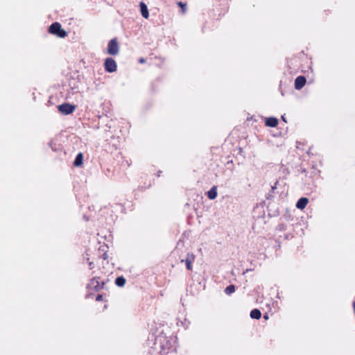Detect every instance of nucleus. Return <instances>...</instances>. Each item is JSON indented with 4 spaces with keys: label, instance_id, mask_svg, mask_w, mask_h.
Instances as JSON below:
<instances>
[{
    "label": "nucleus",
    "instance_id": "f257e3e1",
    "mask_svg": "<svg viewBox=\"0 0 355 355\" xmlns=\"http://www.w3.org/2000/svg\"><path fill=\"white\" fill-rule=\"evenodd\" d=\"M155 345L159 349L160 355L172 354L176 351L175 339L164 334H159L156 337Z\"/></svg>",
    "mask_w": 355,
    "mask_h": 355
},
{
    "label": "nucleus",
    "instance_id": "f03ea898",
    "mask_svg": "<svg viewBox=\"0 0 355 355\" xmlns=\"http://www.w3.org/2000/svg\"><path fill=\"white\" fill-rule=\"evenodd\" d=\"M49 32L60 38H64L67 36V32L62 28L61 24L58 22L53 23L49 28Z\"/></svg>",
    "mask_w": 355,
    "mask_h": 355
},
{
    "label": "nucleus",
    "instance_id": "7ed1b4c3",
    "mask_svg": "<svg viewBox=\"0 0 355 355\" xmlns=\"http://www.w3.org/2000/svg\"><path fill=\"white\" fill-rule=\"evenodd\" d=\"M119 48L117 40L116 38L112 39L107 46V53L112 55H116L119 53Z\"/></svg>",
    "mask_w": 355,
    "mask_h": 355
},
{
    "label": "nucleus",
    "instance_id": "20e7f679",
    "mask_svg": "<svg viewBox=\"0 0 355 355\" xmlns=\"http://www.w3.org/2000/svg\"><path fill=\"white\" fill-rule=\"evenodd\" d=\"M117 65L112 58H107L105 60V69L107 72L112 73L116 71Z\"/></svg>",
    "mask_w": 355,
    "mask_h": 355
},
{
    "label": "nucleus",
    "instance_id": "39448f33",
    "mask_svg": "<svg viewBox=\"0 0 355 355\" xmlns=\"http://www.w3.org/2000/svg\"><path fill=\"white\" fill-rule=\"evenodd\" d=\"M76 110V106L69 103H63L58 106V110L63 114H71Z\"/></svg>",
    "mask_w": 355,
    "mask_h": 355
},
{
    "label": "nucleus",
    "instance_id": "423d86ee",
    "mask_svg": "<svg viewBox=\"0 0 355 355\" xmlns=\"http://www.w3.org/2000/svg\"><path fill=\"white\" fill-rule=\"evenodd\" d=\"M195 260V255L193 253H188L186 256V258L184 259H182L181 262L185 263L187 269L188 270H192V263H193Z\"/></svg>",
    "mask_w": 355,
    "mask_h": 355
},
{
    "label": "nucleus",
    "instance_id": "0eeeda50",
    "mask_svg": "<svg viewBox=\"0 0 355 355\" xmlns=\"http://www.w3.org/2000/svg\"><path fill=\"white\" fill-rule=\"evenodd\" d=\"M87 287L88 288L94 289L95 291H99L103 288V283L101 284L98 281V278H93L90 280Z\"/></svg>",
    "mask_w": 355,
    "mask_h": 355
},
{
    "label": "nucleus",
    "instance_id": "6e6552de",
    "mask_svg": "<svg viewBox=\"0 0 355 355\" xmlns=\"http://www.w3.org/2000/svg\"><path fill=\"white\" fill-rule=\"evenodd\" d=\"M306 78L303 76H297L295 80V88L297 90L301 89L306 84Z\"/></svg>",
    "mask_w": 355,
    "mask_h": 355
},
{
    "label": "nucleus",
    "instance_id": "1a4fd4ad",
    "mask_svg": "<svg viewBox=\"0 0 355 355\" xmlns=\"http://www.w3.org/2000/svg\"><path fill=\"white\" fill-rule=\"evenodd\" d=\"M139 6H140L141 13L142 17H144L145 19H148L149 17V12H148L147 6L146 5L145 3H144L143 1H141L139 3Z\"/></svg>",
    "mask_w": 355,
    "mask_h": 355
},
{
    "label": "nucleus",
    "instance_id": "9d476101",
    "mask_svg": "<svg viewBox=\"0 0 355 355\" xmlns=\"http://www.w3.org/2000/svg\"><path fill=\"white\" fill-rule=\"evenodd\" d=\"M266 125L268 127H276L278 124V119L275 117H268L266 119Z\"/></svg>",
    "mask_w": 355,
    "mask_h": 355
},
{
    "label": "nucleus",
    "instance_id": "9b49d317",
    "mask_svg": "<svg viewBox=\"0 0 355 355\" xmlns=\"http://www.w3.org/2000/svg\"><path fill=\"white\" fill-rule=\"evenodd\" d=\"M207 196L209 199L214 200L218 196L217 187L213 186L209 191H207Z\"/></svg>",
    "mask_w": 355,
    "mask_h": 355
},
{
    "label": "nucleus",
    "instance_id": "f8f14e48",
    "mask_svg": "<svg viewBox=\"0 0 355 355\" xmlns=\"http://www.w3.org/2000/svg\"><path fill=\"white\" fill-rule=\"evenodd\" d=\"M309 200L307 198L302 197L298 200L296 204V207L300 209H303L307 205Z\"/></svg>",
    "mask_w": 355,
    "mask_h": 355
},
{
    "label": "nucleus",
    "instance_id": "ddd939ff",
    "mask_svg": "<svg viewBox=\"0 0 355 355\" xmlns=\"http://www.w3.org/2000/svg\"><path fill=\"white\" fill-rule=\"evenodd\" d=\"M83 155L81 153H80L76 155L75 160L73 162V164L76 166H79L83 164Z\"/></svg>",
    "mask_w": 355,
    "mask_h": 355
},
{
    "label": "nucleus",
    "instance_id": "4468645a",
    "mask_svg": "<svg viewBox=\"0 0 355 355\" xmlns=\"http://www.w3.org/2000/svg\"><path fill=\"white\" fill-rule=\"evenodd\" d=\"M250 317L253 319H259L261 316V311L257 309H254L253 310L251 311L250 312Z\"/></svg>",
    "mask_w": 355,
    "mask_h": 355
},
{
    "label": "nucleus",
    "instance_id": "2eb2a0df",
    "mask_svg": "<svg viewBox=\"0 0 355 355\" xmlns=\"http://www.w3.org/2000/svg\"><path fill=\"white\" fill-rule=\"evenodd\" d=\"M115 284L118 286H120V287L123 286L125 284V279L122 276L118 277L115 279Z\"/></svg>",
    "mask_w": 355,
    "mask_h": 355
},
{
    "label": "nucleus",
    "instance_id": "dca6fc26",
    "mask_svg": "<svg viewBox=\"0 0 355 355\" xmlns=\"http://www.w3.org/2000/svg\"><path fill=\"white\" fill-rule=\"evenodd\" d=\"M278 185H279V182L277 180L275 181V183L271 185V191L268 194L269 196L268 197V198H269L270 197H272V194L276 193L275 191L278 189V187H277Z\"/></svg>",
    "mask_w": 355,
    "mask_h": 355
},
{
    "label": "nucleus",
    "instance_id": "f3484780",
    "mask_svg": "<svg viewBox=\"0 0 355 355\" xmlns=\"http://www.w3.org/2000/svg\"><path fill=\"white\" fill-rule=\"evenodd\" d=\"M235 291V286L234 285H230L227 286L225 289V293L227 295H231Z\"/></svg>",
    "mask_w": 355,
    "mask_h": 355
},
{
    "label": "nucleus",
    "instance_id": "a211bd4d",
    "mask_svg": "<svg viewBox=\"0 0 355 355\" xmlns=\"http://www.w3.org/2000/svg\"><path fill=\"white\" fill-rule=\"evenodd\" d=\"M178 5L182 8V9L184 12L186 8V4L183 3L182 2H179Z\"/></svg>",
    "mask_w": 355,
    "mask_h": 355
},
{
    "label": "nucleus",
    "instance_id": "6ab92c4d",
    "mask_svg": "<svg viewBox=\"0 0 355 355\" xmlns=\"http://www.w3.org/2000/svg\"><path fill=\"white\" fill-rule=\"evenodd\" d=\"M49 146H50V147L51 148V149H52L53 150H54V151H56V150H58V148H57L56 147H54V145H53V141H51V142L49 143Z\"/></svg>",
    "mask_w": 355,
    "mask_h": 355
},
{
    "label": "nucleus",
    "instance_id": "aec40b11",
    "mask_svg": "<svg viewBox=\"0 0 355 355\" xmlns=\"http://www.w3.org/2000/svg\"><path fill=\"white\" fill-rule=\"evenodd\" d=\"M103 300V295H98L96 297V301H101Z\"/></svg>",
    "mask_w": 355,
    "mask_h": 355
},
{
    "label": "nucleus",
    "instance_id": "412c9836",
    "mask_svg": "<svg viewBox=\"0 0 355 355\" xmlns=\"http://www.w3.org/2000/svg\"><path fill=\"white\" fill-rule=\"evenodd\" d=\"M139 63H141V64L145 63V62H146V59H145V58H139Z\"/></svg>",
    "mask_w": 355,
    "mask_h": 355
},
{
    "label": "nucleus",
    "instance_id": "4be33fe9",
    "mask_svg": "<svg viewBox=\"0 0 355 355\" xmlns=\"http://www.w3.org/2000/svg\"><path fill=\"white\" fill-rule=\"evenodd\" d=\"M89 269H92L94 268V263L92 261L89 262Z\"/></svg>",
    "mask_w": 355,
    "mask_h": 355
},
{
    "label": "nucleus",
    "instance_id": "5701e85b",
    "mask_svg": "<svg viewBox=\"0 0 355 355\" xmlns=\"http://www.w3.org/2000/svg\"><path fill=\"white\" fill-rule=\"evenodd\" d=\"M103 258L104 259H106L107 258V256L106 253H105V254H103Z\"/></svg>",
    "mask_w": 355,
    "mask_h": 355
},
{
    "label": "nucleus",
    "instance_id": "b1692460",
    "mask_svg": "<svg viewBox=\"0 0 355 355\" xmlns=\"http://www.w3.org/2000/svg\"><path fill=\"white\" fill-rule=\"evenodd\" d=\"M282 119L284 121V122H286V120L284 117V116H282Z\"/></svg>",
    "mask_w": 355,
    "mask_h": 355
},
{
    "label": "nucleus",
    "instance_id": "393cba45",
    "mask_svg": "<svg viewBox=\"0 0 355 355\" xmlns=\"http://www.w3.org/2000/svg\"><path fill=\"white\" fill-rule=\"evenodd\" d=\"M161 173H162L161 171H158V174H157V175H158V176H160Z\"/></svg>",
    "mask_w": 355,
    "mask_h": 355
},
{
    "label": "nucleus",
    "instance_id": "a878e982",
    "mask_svg": "<svg viewBox=\"0 0 355 355\" xmlns=\"http://www.w3.org/2000/svg\"><path fill=\"white\" fill-rule=\"evenodd\" d=\"M84 218L86 220H88V218H87L85 216H84Z\"/></svg>",
    "mask_w": 355,
    "mask_h": 355
},
{
    "label": "nucleus",
    "instance_id": "bb28decb",
    "mask_svg": "<svg viewBox=\"0 0 355 355\" xmlns=\"http://www.w3.org/2000/svg\"><path fill=\"white\" fill-rule=\"evenodd\" d=\"M264 318L265 319H268V316L267 315H264Z\"/></svg>",
    "mask_w": 355,
    "mask_h": 355
}]
</instances>
